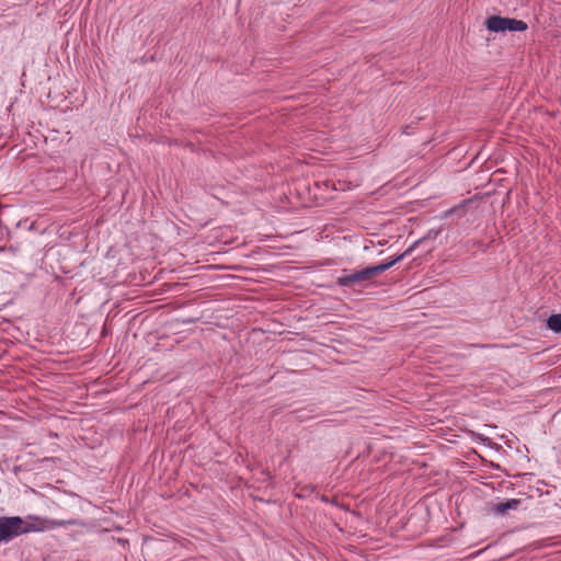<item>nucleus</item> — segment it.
Instances as JSON below:
<instances>
[{
	"mask_svg": "<svg viewBox=\"0 0 561 561\" xmlns=\"http://www.w3.org/2000/svg\"><path fill=\"white\" fill-rule=\"evenodd\" d=\"M484 24L490 32L499 33L506 31V18L492 15L485 20Z\"/></svg>",
	"mask_w": 561,
	"mask_h": 561,
	"instance_id": "obj_4",
	"label": "nucleus"
},
{
	"mask_svg": "<svg viewBox=\"0 0 561 561\" xmlns=\"http://www.w3.org/2000/svg\"><path fill=\"white\" fill-rule=\"evenodd\" d=\"M528 28L526 22L522 20L506 18V31L511 32H524Z\"/></svg>",
	"mask_w": 561,
	"mask_h": 561,
	"instance_id": "obj_6",
	"label": "nucleus"
},
{
	"mask_svg": "<svg viewBox=\"0 0 561 561\" xmlns=\"http://www.w3.org/2000/svg\"><path fill=\"white\" fill-rule=\"evenodd\" d=\"M420 242H421V240L415 241L403 253L396 255L394 257H392L391 260H388L387 262L375 265L374 267L376 271H378V276L380 274H382L383 272L388 271L389 268H391L394 264L401 262L405 256L410 255Z\"/></svg>",
	"mask_w": 561,
	"mask_h": 561,
	"instance_id": "obj_3",
	"label": "nucleus"
},
{
	"mask_svg": "<svg viewBox=\"0 0 561 561\" xmlns=\"http://www.w3.org/2000/svg\"><path fill=\"white\" fill-rule=\"evenodd\" d=\"M36 529L25 526L24 520L19 516L0 517V542H7L22 534Z\"/></svg>",
	"mask_w": 561,
	"mask_h": 561,
	"instance_id": "obj_1",
	"label": "nucleus"
},
{
	"mask_svg": "<svg viewBox=\"0 0 561 561\" xmlns=\"http://www.w3.org/2000/svg\"><path fill=\"white\" fill-rule=\"evenodd\" d=\"M520 505V500L518 499H511L505 502H500L494 505L493 512L499 515L506 514L510 510H517Z\"/></svg>",
	"mask_w": 561,
	"mask_h": 561,
	"instance_id": "obj_5",
	"label": "nucleus"
},
{
	"mask_svg": "<svg viewBox=\"0 0 561 561\" xmlns=\"http://www.w3.org/2000/svg\"><path fill=\"white\" fill-rule=\"evenodd\" d=\"M51 526H61L64 525V523H60V522H50Z\"/></svg>",
	"mask_w": 561,
	"mask_h": 561,
	"instance_id": "obj_8",
	"label": "nucleus"
},
{
	"mask_svg": "<svg viewBox=\"0 0 561 561\" xmlns=\"http://www.w3.org/2000/svg\"><path fill=\"white\" fill-rule=\"evenodd\" d=\"M378 276V271L375 270L374 266H367L360 271H355L350 274H344L340 276L336 280V284L341 287H354L357 284H362L364 282L371 280L373 278Z\"/></svg>",
	"mask_w": 561,
	"mask_h": 561,
	"instance_id": "obj_2",
	"label": "nucleus"
},
{
	"mask_svg": "<svg viewBox=\"0 0 561 561\" xmlns=\"http://www.w3.org/2000/svg\"><path fill=\"white\" fill-rule=\"evenodd\" d=\"M547 327L556 333H561V313L550 316L547 320Z\"/></svg>",
	"mask_w": 561,
	"mask_h": 561,
	"instance_id": "obj_7",
	"label": "nucleus"
}]
</instances>
